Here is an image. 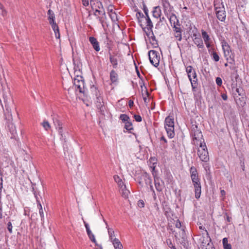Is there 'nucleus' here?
<instances>
[{"label":"nucleus","instance_id":"a211bd4d","mask_svg":"<svg viewBox=\"0 0 249 249\" xmlns=\"http://www.w3.org/2000/svg\"><path fill=\"white\" fill-rule=\"evenodd\" d=\"M90 5L93 11L101 9L103 7L102 3L99 0H90Z\"/></svg>","mask_w":249,"mask_h":249},{"label":"nucleus","instance_id":"ea45409f","mask_svg":"<svg viewBox=\"0 0 249 249\" xmlns=\"http://www.w3.org/2000/svg\"><path fill=\"white\" fill-rule=\"evenodd\" d=\"M192 87V90L198 89L197 79H189Z\"/></svg>","mask_w":249,"mask_h":249},{"label":"nucleus","instance_id":"13d9d810","mask_svg":"<svg viewBox=\"0 0 249 249\" xmlns=\"http://www.w3.org/2000/svg\"><path fill=\"white\" fill-rule=\"evenodd\" d=\"M224 218L227 222H230L231 220V217L227 213H225L224 214Z\"/></svg>","mask_w":249,"mask_h":249},{"label":"nucleus","instance_id":"6e6d98bb","mask_svg":"<svg viewBox=\"0 0 249 249\" xmlns=\"http://www.w3.org/2000/svg\"><path fill=\"white\" fill-rule=\"evenodd\" d=\"M12 229H13V226H12L11 222H8L7 230L9 231V233L11 234L13 233Z\"/></svg>","mask_w":249,"mask_h":249},{"label":"nucleus","instance_id":"1a4fd4ad","mask_svg":"<svg viewBox=\"0 0 249 249\" xmlns=\"http://www.w3.org/2000/svg\"><path fill=\"white\" fill-rule=\"evenodd\" d=\"M72 82L76 91H78L81 93L85 94L86 89L85 88V82L83 79H73Z\"/></svg>","mask_w":249,"mask_h":249},{"label":"nucleus","instance_id":"ddd939ff","mask_svg":"<svg viewBox=\"0 0 249 249\" xmlns=\"http://www.w3.org/2000/svg\"><path fill=\"white\" fill-rule=\"evenodd\" d=\"M206 238L205 239V237L203 238V240L200 239V242L201 243V247L202 249H214L212 247V245L210 244V242L211 241V239L209 236V232L207 231H206Z\"/></svg>","mask_w":249,"mask_h":249},{"label":"nucleus","instance_id":"f704fd0d","mask_svg":"<svg viewBox=\"0 0 249 249\" xmlns=\"http://www.w3.org/2000/svg\"><path fill=\"white\" fill-rule=\"evenodd\" d=\"M139 84L141 85V88L142 94V93L145 94L146 95H147V96H148L149 93L148 92L147 88L145 85V83L143 80V79H141Z\"/></svg>","mask_w":249,"mask_h":249},{"label":"nucleus","instance_id":"aec40b11","mask_svg":"<svg viewBox=\"0 0 249 249\" xmlns=\"http://www.w3.org/2000/svg\"><path fill=\"white\" fill-rule=\"evenodd\" d=\"M89 41L96 52H99L100 51V48L99 43L95 37L93 36H90L89 38Z\"/></svg>","mask_w":249,"mask_h":249},{"label":"nucleus","instance_id":"6ab92c4d","mask_svg":"<svg viewBox=\"0 0 249 249\" xmlns=\"http://www.w3.org/2000/svg\"><path fill=\"white\" fill-rule=\"evenodd\" d=\"M5 110H4L5 119L7 122H12L13 117L11 113V109L9 106H5Z\"/></svg>","mask_w":249,"mask_h":249},{"label":"nucleus","instance_id":"052dcab7","mask_svg":"<svg viewBox=\"0 0 249 249\" xmlns=\"http://www.w3.org/2000/svg\"><path fill=\"white\" fill-rule=\"evenodd\" d=\"M235 91L238 93V95H239V96L243 95V90L242 89L236 88Z\"/></svg>","mask_w":249,"mask_h":249},{"label":"nucleus","instance_id":"bb28decb","mask_svg":"<svg viewBox=\"0 0 249 249\" xmlns=\"http://www.w3.org/2000/svg\"><path fill=\"white\" fill-rule=\"evenodd\" d=\"M193 41L194 43L198 47V48L200 49H203L204 48L203 41L200 36H198V37H195L193 39Z\"/></svg>","mask_w":249,"mask_h":249},{"label":"nucleus","instance_id":"a878e982","mask_svg":"<svg viewBox=\"0 0 249 249\" xmlns=\"http://www.w3.org/2000/svg\"><path fill=\"white\" fill-rule=\"evenodd\" d=\"M208 51L213 60L214 62H218L219 60L220 57L217 52L212 49H209Z\"/></svg>","mask_w":249,"mask_h":249},{"label":"nucleus","instance_id":"58836bf2","mask_svg":"<svg viewBox=\"0 0 249 249\" xmlns=\"http://www.w3.org/2000/svg\"><path fill=\"white\" fill-rule=\"evenodd\" d=\"M163 209L165 215L167 217H170V213L172 212L171 209L170 208V207L167 205H165L163 206Z\"/></svg>","mask_w":249,"mask_h":249},{"label":"nucleus","instance_id":"4be33fe9","mask_svg":"<svg viewBox=\"0 0 249 249\" xmlns=\"http://www.w3.org/2000/svg\"><path fill=\"white\" fill-rule=\"evenodd\" d=\"M152 16L154 18H158L160 17L161 15V10L160 6H155L153 8L152 11Z\"/></svg>","mask_w":249,"mask_h":249},{"label":"nucleus","instance_id":"4468645a","mask_svg":"<svg viewBox=\"0 0 249 249\" xmlns=\"http://www.w3.org/2000/svg\"><path fill=\"white\" fill-rule=\"evenodd\" d=\"M7 128L9 132L11 134V139H16L17 136V132L14 124L12 122H7Z\"/></svg>","mask_w":249,"mask_h":249},{"label":"nucleus","instance_id":"49530a36","mask_svg":"<svg viewBox=\"0 0 249 249\" xmlns=\"http://www.w3.org/2000/svg\"><path fill=\"white\" fill-rule=\"evenodd\" d=\"M49 23L51 24L52 28L53 29L54 33L58 32V31H59V27L55 21L50 22Z\"/></svg>","mask_w":249,"mask_h":249},{"label":"nucleus","instance_id":"e2e57ef3","mask_svg":"<svg viewBox=\"0 0 249 249\" xmlns=\"http://www.w3.org/2000/svg\"><path fill=\"white\" fill-rule=\"evenodd\" d=\"M138 206L140 208H143L144 207V203L142 200H139L138 202Z\"/></svg>","mask_w":249,"mask_h":249},{"label":"nucleus","instance_id":"79ce46f5","mask_svg":"<svg viewBox=\"0 0 249 249\" xmlns=\"http://www.w3.org/2000/svg\"><path fill=\"white\" fill-rule=\"evenodd\" d=\"M222 242L223 247L225 249H231V245L228 243V239L227 238H224Z\"/></svg>","mask_w":249,"mask_h":249},{"label":"nucleus","instance_id":"de8ad7c7","mask_svg":"<svg viewBox=\"0 0 249 249\" xmlns=\"http://www.w3.org/2000/svg\"><path fill=\"white\" fill-rule=\"evenodd\" d=\"M42 125L46 130H48L51 128L49 122L47 121H44L42 123Z\"/></svg>","mask_w":249,"mask_h":249},{"label":"nucleus","instance_id":"9d476101","mask_svg":"<svg viewBox=\"0 0 249 249\" xmlns=\"http://www.w3.org/2000/svg\"><path fill=\"white\" fill-rule=\"evenodd\" d=\"M158 53V52L155 50H150L148 52L150 62L155 67H158L160 63V57Z\"/></svg>","mask_w":249,"mask_h":249},{"label":"nucleus","instance_id":"6e6552de","mask_svg":"<svg viewBox=\"0 0 249 249\" xmlns=\"http://www.w3.org/2000/svg\"><path fill=\"white\" fill-rule=\"evenodd\" d=\"M198 145L199 147L198 148L197 153L200 160L203 162L208 161L209 156L205 142H201Z\"/></svg>","mask_w":249,"mask_h":249},{"label":"nucleus","instance_id":"c9c22d12","mask_svg":"<svg viewBox=\"0 0 249 249\" xmlns=\"http://www.w3.org/2000/svg\"><path fill=\"white\" fill-rule=\"evenodd\" d=\"M194 92V96L195 100L196 101H200L201 99V93L199 89L192 90Z\"/></svg>","mask_w":249,"mask_h":249},{"label":"nucleus","instance_id":"72a5a7b5","mask_svg":"<svg viewBox=\"0 0 249 249\" xmlns=\"http://www.w3.org/2000/svg\"><path fill=\"white\" fill-rule=\"evenodd\" d=\"M112 243L115 249H123V245L118 239L114 238L112 241Z\"/></svg>","mask_w":249,"mask_h":249},{"label":"nucleus","instance_id":"09e8293b","mask_svg":"<svg viewBox=\"0 0 249 249\" xmlns=\"http://www.w3.org/2000/svg\"><path fill=\"white\" fill-rule=\"evenodd\" d=\"M0 14L3 17H5L7 15V11L4 9L3 6L0 3Z\"/></svg>","mask_w":249,"mask_h":249},{"label":"nucleus","instance_id":"37998d69","mask_svg":"<svg viewBox=\"0 0 249 249\" xmlns=\"http://www.w3.org/2000/svg\"><path fill=\"white\" fill-rule=\"evenodd\" d=\"M120 119L124 123H126V122L127 121H130V118L129 117V116L125 114H122L120 115V117H119Z\"/></svg>","mask_w":249,"mask_h":249},{"label":"nucleus","instance_id":"4d7b16f0","mask_svg":"<svg viewBox=\"0 0 249 249\" xmlns=\"http://www.w3.org/2000/svg\"><path fill=\"white\" fill-rule=\"evenodd\" d=\"M133 117L136 122H141L142 121V117L140 115L135 114Z\"/></svg>","mask_w":249,"mask_h":249},{"label":"nucleus","instance_id":"393cba45","mask_svg":"<svg viewBox=\"0 0 249 249\" xmlns=\"http://www.w3.org/2000/svg\"><path fill=\"white\" fill-rule=\"evenodd\" d=\"M115 181L118 184L121 190L125 189L126 186L123 182L122 179L118 176L115 175L113 177Z\"/></svg>","mask_w":249,"mask_h":249},{"label":"nucleus","instance_id":"bf43d9fd","mask_svg":"<svg viewBox=\"0 0 249 249\" xmlns=\"http://www.w3.org/2000/svg\"><path fill=\"white\" fill-rule=\"evenodd\" d=\"M39 213L41 217V221L43 223L44 222V216L43 210H40L39 211Z\"/></svg>","mask_w":249,"mask_h":249},{"label":"nucleus","instance_id":"0e129e2a","mask_svg":"<svg viewBox=\"0 0 249 249\" xmlns=\"http://www.w3.org/2000/svg\"><path fill=\"white\" fill-rule=\"evenodd\" d=\"M4 217V216L3 215V210H2V203L0 201V219H1Z\"/></svg>","mask_w":249,"mask_h":249},{"label":"nucleus","instance_id":"f03ea898","mask_svg":"<svg viewBox=\"0 0 249 249\" xmlns=\"http://www.w3.org/2000/svg\"><path fill=\"white\" fill-rule=\"evenodd\" d=\"M190 131L193 144L198 146L200 143L205 142L201 131L196 122L195 124L192 123Z\"/></svg>","mask_w":249,"mask_h":249},{"label":"nucleus","instance_id":"338daca9","mask_svg":"<svg viewBox=\"0 0 249 249\" xmlns=\"http://www.w3.org/2000/svg\"><path fill=\"white\" fill-rule=\"evenodd\" d=\"M36 202H37V206L38 209H39V211L40 210H43L42 206L41 204V203H40L39 200H37Z\"/></svg>","mask_w":249,"mask_h":249},{"label":"nucleus","instance_id":"5701e85b","mask_svg":"<svg viewBox=\"0 0 249 249\" xmlns=\"http://www.w3.org/2000/svg\"><path fill=\"white\" fill-rule=\"evenodd\" d=\"M136 16L140 26L141 27H142L143 25V21H144L145 19V16H144V15L141 12L139 11L137 12Z\"/></svg>","mask_w":249,"mask_h":249},{"label":"nucleus","instance_id":"e433bc0d","mask_svg":"<svg viewBox=\"0 0 249 249\" xmlns=\"http://www.w3.org/2000/svg\"><path fill=\"white\" fill-rule=\"evenodd\" d=\"M202 37L204 40V42H212L209 35L208 33L203 30L201 31Z\"/></svg>","mask_w":249,"mask_h":249},{"label":"nucleus","instance_id":"f8f14e48","mask_svg":"<svg viewBox=\"0 0 249 249\" xmlns=\"http://www.w3.org/2000/svg\"><path fill=\"white\" fill-rule=\"evenodd\" d=\"M94 16L97 17L99 22L102 24L103 27H104V22L106 18V12L104 8L94 11Z\"/></svg>","mask_w":249,"mask_h":249},{"label":"nucleus","instance_id":"0eeeda50","mask_svg":"<svg viewBox=\"0 0 249 249\" xmlns=\"http://www.w3.org/2000/svg\"><path fill=\"white\" fill-rule=\"evenodd\" d=\"M135 180L141 187H143L144 184H150L152 180L147 172H141L137 176Z\"/></svg>","mask_w":249,"mask_h":249},{"label":"nucleus","instance_id":"dca6fc26","mask_svg":"<svg viewBox=\"0 0 249 249\" xmlns=\"http://www.w3.org/2000/svg\"><path fill=\"white\" fill-rule=\"evenodd\" d=\"M173 31L174 32V36L178 41H180L182 40V30L178 26L173 27Z\"/></svg>","mask_w":249,"mask_h":249},{"label":"nucleus","instance_id":"c85d7f7f","mask_svg":"<svg viewBox=\"0 0 249 249\" xmlns=\"http://www.w3.org/2000/svg\"><path fill=\"white\" fill-rule=\"evenodd\" d=\"M108 54L109 55V61L112 64L113 68H117L118 67V60L115 55H113L110 53L109 52Z\"/></svg>","mask_w":249,"mask_h":249},{"label":"nucleus","instance_id":"69168bd1","mask_svg":"<svg viewBox=\"0 0 249 249\" xmlns=\"http://www.w3.org/2000/svg\"><path fill=\"white\" fill-rule=\"evenodd\" d=\"M175 226L177 228H181V222H180V221L178 219L176 221Z\"/></svg>","mask_w":249,"mask_h":249},{"label":"nucleus","instance_id":"a19ab883","mask_svg":"<svg viewBox=\"0 0 249 249\" xmlns=\"http://www.w3.org/2000/svg\"><path fill=\"white\" fill-rule=\"evenodd\" d=\"M87 234H88L89 238L90 239V240L92 242H93V243H94L96 246H98V245L97 244V243L96 242L95 236H94V234L92 233L90 230L87 231Z\"/></svg>","mask_w":249,"mask_h":249},{"label":"nucleus","instance_id":"39448f33","mask_svg":"<svg viewBox=\"0 0 249 249\" xmlns=\"http://www.w3.org/2000/svg\"><path fill=\"white\" fill-rule=\"evenodd\" d=\"M164 128L169 138L172 139L174 137L175 133V123L173 117L168 116L166 117L164 121Z\"/></svg>","mask_w":249,"mask_h":249},{"label":"nucleus","instance_id":"cd10ccee","mask_svg":"<svg viewBox=\"0 0 249 249\" xmlns=\"http://www.w3.org/2000/svg\"><path fill=\"white\" fill-rule=\"evenodd\" d=\"M53 122L55 128L57 130L61 129L63 128V123L62 121L59 120L57 118H54L53 119Z\"/></svg>","mask_w":249,"mask_h":249},{"label":"nucleus","instance_id":"8fccbe9b","mask_svg":"<svg viewBox=\"0 0 249 249\" xmlns=\"http://www.w3.org/2000/svg\"><path fill=\"white\" fill-rule=\"evenodd\" d=\"M166 243L169 248L173 249H176L175 246L173 244L172 240L170 239L166 240Z\"/></svg>","mask_w":249,"mask_h":249},{"label":"nucleus","instance_id":"2eb2a0df","mask_svg":"<svg viewBox=\"0 0 249 249\" xmlns=\"http://www.w3.org/2000/svg\"><path fill=\"white\" fill-rule=\"evenodd\" d=\"M216 16L218 20L221 21H225L226 17V13L225 8H222L220 9L214 10Z\"/></svg>","mask_w":249,"mask_h":249},{"label":"nucleus","instance_id":"603ef678","mask_svg":"<svg viewBox=\"0 0 249 249\" xmlns=\"http://www.w3.org/2000/svg\"><path fill=\"white\" fill-rule=\"evenodd\" d=\"M122 196L124 197H127L128 196V194L130 193L128 190L126 189V188L124 189L123 190H122Z\"/></svg>","mask_w":249,"mask_h":249},{"label":"nucleus","instance_id":"f257e3e1","mask_svg":"<svg viewBox=\"0 0 249 249\" xmlns=\"http://www.w3.org/2000/svg\"><path fill=\"white\" fill-rule=\"evenodd\" d=\"M191 178L195 188V197L198 199L201 194V185L200 179L198 177L196 169L194 166H192L190 169Z\"/></svg>","mask_w":249,"mask_h":249},{"label":"nucleus","instance_id":"864d4df0","mask_svg":"<svg viewBox=\"0 0 249 249\" xmlns=\"http://www.w3.org/2000/svg\"><path fill=\"white\" fill-rule=\"evenodd\" d=\"M114 7L113 5L110 4L108 6L107 8V11L108 12V14H110V13H112L115 12L114 11Z\"/></svg>","mask_w":249,"mask_h":249},{"label":"nucleus","instance_id":"7c9ffc66","mask_svg":"<svg viewBox=\"0 0 249 249\" xmlns=\"http://www.w3.org/2000/svg\"><path fill=\"white\" fill-rule=\"evenodd\" d=\"M154 179L155 186L157 191L158 192H161L162 190L163 187L159 182V178L154 176Z\"/></svg>","mask_w":249,"mask_h":249},{"label":"nucleus","instance_id":"423d86ee","mask_svg":"<svg viewBox=\"0 0 249 249\" xmlns=\"http://www.w3.org/2000/svg\"><path fill=\"white\" fill-rule=\"evenodd\" d=\"M221 43L224 57L230 63H233L234 62V54L232 53L231 47L225 40H223Z\"/></svg>","mask_w":249,"mask_h":249},{"label":"nucleus","instance_id":"473e14b6","mask_svg":"<svg viewBox=\"0 0 249 249\" xmlns=\"http://www.w3.org/2000/svg\"><path fill=\"white\" fill-rule=\"evenodd\" d=\"M104 221L106 224V228L107 229L109 239L112 241L114 239L113 237L115 236L114 231L112 229L108 227L107 223L105 219H104Z\"/></svg>","mask_w":249,"mask_h":249},{"label":"nucleus","instance_id":"4c0bfd02","mask_svg":"<svg viewBox=\"0 0 249 249\" xmlns=\"http://www.w3.org/2000/svg\"><path fill=\"white\" fill-rule=\"evenodd\" d=\"M47 14L48 15V20L49 23L55 21V16L52 10L49 9L48 11Z\"/></svg>","mask_w":249,"mask_h":249},{"label":"nucleus","instance_id":"20e7f679","mask_svg":"<svg viewBox=\"0 0 249 249\" xmlns=\"http://www.w3.org/2000/svg\"><path fill=\"white\" fill-rule=\"evenodd\" d=\"M144 21H143V23H144V25H146V27H144V25H143L142 28L143 31L145 32L147 37L152 39L153 41H155V44H157V40L156 39V37L154 35L152 29L153 27V25L151 20L149 16H145ZM153 45L155 44L154 42L152 43Z\"/></svg>","mask_w":249,"mask_h":249},{"label":"nucleus","instance_id":"7ed1b4c3","mask_svg":"<svg viewBox=\"0 0 249 249\" xmlns=\"http://www.w3.org/2000/svg\"><path fill=\"white\" fill-rule=\"evenodd\" d=\"M91 90L93 94L95 96V104L96 107L97 108L101 114L105 115V112L106 107L105 103L104 102L103 98L102 96V92H101L94 85L91 87Z\"/></svg>","mask_w":249,"mask_h":249},{"label":"nucleus","instance_id":"5fc2aeb1","mask_svg":"<svg viewBox=\"0 0 249 249\" xmlns=\"http://www.w3.org/2000/svg\"><path fill=\"white\" fill-rule=\"evenodd\" d=\"M160 141L164 142V143L162 144L164 148H167V141L165 139L164 136H162V137H161L160 138Z\"/></svg>","mask_w":249,"mask_h":249},{"label":"nucleus","instance_id":"774afa93","mask_svg":"<svg viewBox=\"0 0 249 249\" xmlns=\"http://www.w3.org/2000/svg\"><path fill=\"white\" fill-rule=\"evenodd\" d=\"M33 191V194L34 195L36 199V200L37 201V200H39V197L37 196V192H36V191L35 190V189L34 188H33V191Z\"/></svg>","mask_w":249,"mask_h":249},{"label":"nucleus","instance_id":"412c9836","mask_svg":"<svg viewBox=\"0 0 249 249\" xmlns=\"http://www.w3.org/2000/svg\"><path fill=\"white\" fill-rule=\"evenodd\" d=\"M165 15L168 17L170 14L173 10V7L172 6L170 3H165L162 5Z\"/></svg>","mask_w":249,"mask_h":249},{"label":"nucleus","instance_id":"f3484780","mask_svg":"<svg viewBox=\"0 0 249 249\" xmlns=\"http://www.w3.org/2000/svg\"><path fill=\"white\" fill-rule=\"evenodd\" d=\"M167 18H169L170 24L172 27L174 26V25H175V26H180V25L179 20L174 13H171Z\"/></svg>","mask_w":249,"mask_h":249},{"label":"nucleus","instance_id":"3c124183","mask_svg":"<svg viewBox=\"0 0 249 249\" xmlns=\"http://www.w3.org/2000/svg\"><path fill=\"white\" fill-rule=\"evenodd\" d=\"M199 229L201 230H203L204 231V233H202V237H201V238H200L199 240L200 241V239H202L203 240V238H204V237H205V239H206V231H207L206 230V229L205 228V227H203L202 226H200L199 227Z\"/></svg>","mask_w":249,"mask_h":249},{"label":"nucleus","instance_id":"c03bdc74","mask_svg":"<svg viewBox=\"0 0 249 249\" xmlns=\"http://www.w3.org/2000/svg\"><path fill=\"white\" fill-rule=\"evenodd\" d=\"M124 128L127 130H128L130 132L131 130L133 129V128L132 127V124L131 122L130 121V120L125 123Z\"/></svg>","mask_w":249,"mask_h":249},{"label":"nucleus","instance_id":"680f3d73","mask_svg":"<svg viewBox=\"0 0 249 249\" xmlns=\"http://www.w3.org/2000/svg\"><path fill=\"white\" fill-rule=\"evenodd\" d=\"M143 10L145 16H148V9L145 4L143 5Z\"/></svg>","mask_w":249,"mask_h":249},{"label":"nucleus","instance_id":"c756f323","mask_svg":"<svg viewBox=\"0 0 249 249\" xmlns=\"http://www.w3.org/2000/svg\"><path fill=\"white\" fill-rule=\"evenodd\" d=\"M214 10L225 8L222 0H214L213 1Z\"/></svg>","mask_w":249,"mask_h":249},{"label":"nucleus","instance_id":"a18cd8bd","mask_svg":"<svg viewBox=\"0 0 249 249\" xmlns=\"http://www.w3.org/2000/svg\"><path fill=\"white\" fill-rule=\"evenodd\" d=\"M109 16L112 22L115 23L117 21H118V18L117 15L115 12L114 13H110V14H109Z\"/></svg>","mask_w":249,"mask_h":249},{"label":"nucleus","instance_id":"b1692460","mask_svg":"<svg viewBox=\"0 0 249 249\" xmlns=\"http://www.w3.org/2000/svg\"><path fill=\"white\" fill-rule=\"evenodd\" d=\"M186 72L188 78H196V75L195 70L191 66L186 68Z\"/></svg>","mask_w":249,"mask_h":249},{"label":"nucleus","instance_id":"9b49d317","mask_svg":"<svg viewBox=\"0 0 249 249\" xmlns=\"http://www.w3.org/2000/svg\"><path fill=\"white\" fill-rule=\"evenodd\" d=\"M2 96L5 106H9V104L13 103V99L9 88L2 89Z\"/></svg>","mask_w":249,"mask_h":249},{"label":"nucleus","instance_id":"2f4dec72","mask_svg":"<svg viewBox=\"0 0 249 249\" xmlns=\"http://www.w3.org/2000/svg\"><path fill=\"white\" fill-rule=\"evenodd\" d=\"M59 135L60 136V140L63 141L64 142H66L67 140H66V136L65 135V132H67L66 131V129H64V128H61V129H58L57 130Z\"/></svg>","mask_w":249,"mask_h":249}]
</instances>
